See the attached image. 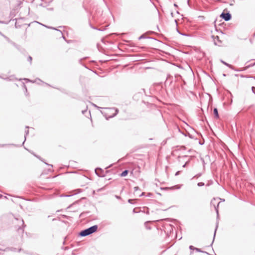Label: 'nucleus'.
<instances>
[{
  "instance_id": "7c9ffc66",
  "label": "nucleus",
  "mask_w": 255,
  "mask_h": 255,
  "mask_svg": "<svg viewBox=\"0 0 255 255\" xmlns=\"http://www.w3.org/2000/svg\"><path fill=\"white\" fill-rule=\"evenodd\" d=\"M23 80H25V81H29V82H32L31 80H29L28 79H27V78H24Z\"/></svg>"
},
{
  "instance_id": "b1692460",
  "label": "nucleus",
  "mask_w": 255,
  "mask_h": 255,
  "mask_svg": "<svg viewBox=\"0 0 255 255\" xmlns=\"http://www.w3.org/2000/svg\"><path fill=\"white\" fill-rule=\"evenodd\" d=\"M139 189V187H137V186H136V187H134V191L135 192L136 191H137Z\"/></svg>"
},
{
  "instance_id": "09e8293b",
  "label": "nucleus",
  "mask_w": 255,
  "mask_h": 255,
  "mask_svg": "<svg viewBox=\"0 0 255 255\" xmlns=\"http://www.w3.org/2000/svg\"><path fill=\"white\" fill-rule=\"evenodd\" d=\"M200 175H201V174H198V175H197V177H199V176H200Z\"/></svg>"
},
{
  "instance_id": "f704fd0d",
  "label": "nucleus",
  "mask_w": 255,
  "mask_h": 255,
  "mask_svg": "<svg viewBox=\"0 0 255 255\" xmlns=\"http://www.w3.org/2000/svg\"><path fill=\"white\" fill-rule=\"evenodd\" d=\"M23 87H24V89L25 90V92H27V88H26V86L24 84H23Z\"/></svg>"
},
{
  "instance_id": "412c9836",
  "label": "nucleus",
  "mask_w": 255,
  "mask_h": 255,
  "mask_svg": "<svg viewBox=\"0 0 255 255\" xmlns=\"http://www.w3.org/2000/svg\"><path fill=\"white\" fill-rule=\"evenodd\" d=\"M195 250L197 252H198L205 253H206V254H208L207 253H206V252H204V251H201L200 249H199V248H195Z\"/></svg>"
},
{
  "instance_id": "864d4df0",
  "label": "nucleus",
  "mask_w": 255,
  "mask_h": 255,
  "mask_svg": "<svg viewBox=\"0 0 255 255\" xmlns=\"http://www.w3.org/2000/svg\"><path fill=\"white\" fill-rule=\"evenodd\" d=\"M26 128H29V127H28V126H26Z\"/></svg>"
},
{
  "instance_id": "bf43d9fd",
  "label": "nucleus",
  "mask_w": 255,
  "mask_h": 255,
  "mask_svg": "<svg viewBox=\"0 0 255 255\" xmlns=\"http://www.w3.org/2000/svg\"><path fill=\"white\" fill-rule=\"evenodd\" d=\"M250 61H247V62L246 63L247 64L248 63H249Z\"/></svg>"
},
{
  "instance_id": "79ce46f5",
  "label": "nucleus",
  "mask_w": 255,
  "mask_h": 255,
  "mask_svg": "<svg viewBox=\"0 0 255 255\" xmlns=\"http://www.w3.org/2000/svg\"><path fill=\"white\" fill-rule=\"evenodd\" d=\"M21 251V249H19L18 250V252H20Z\"/></svg>"
},
{
  "instance_id": "aec40b11",
  "label": "nucleus",
  "mask_w": 255,
  "mask_h": 255,
  "mask_svg": "<svg viewBox=\"0 0 255 255\" xmlns=\"http://www.w3.org/2000/svg\"><path fill=\"white\" fill-rule=\"evenodd\" d=\"M150 38V37H145V35L144 34H142L141 36H140L138 38L139 39H143V38Z\"/></svg>"
},
{
  "instance_id": "e433bc0d",
  "label": "nucleus",
  "mask_w": 255,
  "mask_h": 255,
  "mask_svg": "<svg viewBox=\"0 0 255 255\" xmlns=\"http://www.w3.org/2000/svg\"><path fill=\"white\" fill-rule=\"evenodd\" d=\"M0 23H5V21H1V20H0Z\"/></svg>"
},
{
  "instance_id": "c03bdc74",
  "label": "nucleus",
  "mask_w": 255,
  "mask_h": 255,
  "mask_svg": "<svg viewBox=\"0 0 255 255\" xmlns=\"http://www.w3.org/2000/svg\"><path fill=\"white\" fill-rule=\"evenodd\" d=\"M71 196V195H65L64 196H65V197H70V196Z\"/></svg>"
},
{
  "instance_id": "2f4dec72",
  "label": "nucleus",
  "mask_w": 255,
  "mask_h": 255,
  "mask_svg": "<svg viewBox=\"0 0 255 255\" xmlns=\"http://www.w3.org/2000/svg\"><path fill=\"white\" fill-rule=\"evenodd\" d=\"M93 105L94 107H96L97 108H98V109L101 108L100 107H99L97 106V105H95V104H93Z\"/></svg>"
},
{
  "instance_id": "6ab92c4d",
  "label": "nucleus",
  "mask_w": 255,
  "mask_h": 255,
  "mask_svg": "<svg viewBox=\"0 0 255 255\" xmlns=\"http://www.w3.org/2000/svg\"><path fill=\"white\" fill-rule=\"evenodd\" d=\"M11 144H0V147H6V146H9Z\"/></svg>"
},
{
  "instance_id": "de8ad7c7",
  "label": "nucleus",
  "mask_w": 255,
  "mask_h": 255,
  "mask_svg": "<svg viewBox=\"0 0 255 255\" xmlns=\"http://www.w3.org/2000/svg\"><path fill=\"white\" fill-rule=\"evenodd\" d=\"M2 197V195L0 194V198H1Z\"/></svg>"
},
{
  "instance_id": "6e6d98bb",
  "label": "nucleus",
  "mask_w": 255,
  "mask_h": 255,
  "mask_svg": "<svg viewBox=\"0 0 255 255\" xmlns=\"http://www.w3.org/2000/svg\"><path fill=\"white\" fill-rule=\"evenodd\" d=\"M57 31H59V32H61V30H58V29H57Z\"/></svg>"
},
{
  "instance_id": "8fccbe9b",
  "label": "nucleus",
  "mask_w": 255,
  "mask_h": 255,
  "mask_svg": "<svg viewBox=\"0 0 255 255\" xmlns=\"http://www.w3.org/2000/svg\"><path fill=\"white\" fill-rule=\"evenodd\" d=\"M0 34L2 36V35H3V34L1 33V32L0 31Z\"/></svg>"
},
{
  "instance_id": "6e6552de",
  "label": "nucleus",
  "mask_w": 255,
  "mask_h": 255,
  "mask_svg": "<svg viewBox=\"0 0 255 255\" xmlns=\"http://www.w3.org/2000/svg\"><path fill=\"white\" fill-rule=\"evenodd\" d=\"M17 251V249L16 248H12V247H11V248H5L3 251L4 252H8V251H11V252H16Z\"/></svg>"
},
{
  "instance_id": "c756f323",
  "label": "nucleus",
  "mask_w": 255,
  "mask_h": 255,
  "mask_svg": "<svg viewBox=\"0 0 255 255\" xmlns=\"http://www.w3.org/2000/svg\"><path fill=\"white\" fill-rule=\"evenodd\" d=\"M180 171H178L176 172V173H175V176L178 175L180 174Z\"/></svg>"
},
{
  "instance_id": "bb28decb",
  "label": "nucleus",
  "mask_w": 255,
  "mask_h": 255,
  "mask_svg": "<svg viewBox=\"0 0 255 255\" xmlns=\"http://www.w3.org/2000/svg\"><path fill=\"white\" fill-rule=\"evenodd\" d=\"M252 90L253 92H254L255 94V87H252Z\"/></svg>"
},
{
  "instance_id": "a211bd4d",
  "label": "nucleus",
  "mask_w": 255,
  "mask_h": 255,
  "mask_svg": "<svg viewBox=\"0 0 255 255\" xmlns=\"http://www.w3.org/2000/svg\"><path fill=\"white\" fill-rule=\"evenodd\" d=\"M32 58L31 56H29L27 58V61L30 62V64H31L32 63Z\"/></svg>"
},
{
  "instance_id": "f3484780",
  "label": "nucleus",
  "mask_w": 255,
  "mask_h": 255,
  "mask_svg": "<svg viewBox=\"0 0 255 255\" xmlns=\"http://www.w3.org/2000/svg\"><path fill=\"white\" fill-rule=\"evenodd\" d=\"M31 153L34 155L35 156V157H36L37 158H38L39 160H40L41 161H43V159L41 158L40 156H38V155H36V154H35L33 152H31Z\"/></svg>"
},
{
  "instance_id": "393cba45",
  "label": "nucleus",
  "mask_w": 255,
  "mask_h": 255,
  "mask_svg": "<svg viewBox=\"0 0 255 255\" xmlns=\"http://www.w3.org/2000/svg\"><path fill=\"white\" fill-rule=\"evenodd\" d=\"M195 248H196L193 247V246H189V249L190 250H195Z\"/></svg>"
},
{
  "instance_id": "3c124183",
  "label": "nucleus",
  "mask_w": 255,
  "mask_h": 255,
  "mask_svg": "<svg viewBox=\"0 0 255 255\" xmlns=\"http://www.w3.org/2000/svg\"><path fill=\"white\" fill-rule=\"evenodd\" d=\"M211 204H213V201H211Z\"/></svg>"
},
{
  "instance_id": "dca6fc26",
  "label": "nucleus",
  "mask_w": 255,
  "mask_h": 255,
  "mask_svg": "<svg viewBox=\"0 0 255 255\" xmlns=\"http://www.w3.org/2000/svg\"><path fill=\"white\" fill-rule=\"evenodd\" d=\"M128 202L130 204H133L135 203V200L134 199H128Z\"/></svg>"
},
{
  "instance_id": "5701e85b",
  "label": "nucleus",
  "mask_w": 255,
  "mask_h": 255,
  "mask_svg": "<svg viewBox=\"0 0 255 255\" xmlns=\"http://www.w3.org/2000/svg\"><path fill=\"white\" fill-rule=\"evenodd\" d=\"M25 133L24 137H25V138H26V136L27 135H28V133H29V131H28V130H25Z\"/></svg>"
},
{
  "instance_id": "c85d7f7f",
  "label": "nucleus",
  "mask_w": 255,
  "mask_h": 255,
  "mask_svg": "<svg viewBox=\"0 0 255 255\" xmlns=\"http://www.w3.org/2000/svg\"><path fill=\"white\" fill-rule=\"evenodd\" d=\"M188 136H189V137L190 138H194L193 136L191 134H190V133H188Z\"/></svg>"
},
{
  "instance_id": "cd10ccee",
  "label": "nucleus",
  "mask_w": 255,
  "mask_h": 255,
  "mask_svg": "<svg viewBox=\"0 0 255 255\" xmlns=\"http://www.w3.org/2000/svg\"><path fill=\"white\" fill-rule=\"evenodd\" d=\"M87 112V110H83L82 111V113L83 114H84L85 113Z\"/></svg>"
},
{
  "instance_id": "20e7f679",
  "label": "nucleus",
  "mask_w": 255,
  "mask_h": 255,
  "mask_svg": "<svg viewBox=\"0 0 255 255\" xmlns=\"http://www.w3.org/2000/svg\"><path fill=\"white\" fill-rule=\"evenodd\" d=\"M95 173L99 177H104L105 176L104 170L100 168H96Z\"/></svg>"
},
{
  "instance_id": "1a4fd4ad",
  "label": "nucleus",
  "mask_w": 255,
  "mask_h": 255,
  "mask_svg": "<svg viewBox=\"0 0 255 255\" xmlns=\"http://www.w3.org/2000/svg\"><path fill=\"white\" fill-rule=\"evenodd\" d=\"M213 113H214L215 117L216 119H218L219 118V114H218V111L217 108H215L214 109Z\"/></svg>"
},
{
  "instance_id": "39448f33",
  "label": "nucleus",
  "mask_w": 255,
  "mask_h": 255,
  "mask_svg": "<svg viewBox=\"0 0 255 255\" xmlns=\"http://www.w3.org/2000/svg\"><path fill=\"white\" fill-rule=\"evenodd\" d=\"M108 109L110 112H115L112 115L109 116V118H111L115 117L116 115H117V114L118 113V112H119L118 109H116V108H109Z\"/></svg>"
},
{
  "instance_id": "a18cd8bd",
  "label": "nucleus",
  "mask_w": 255,
  "mask_h": 255,
  "mask_svg": "<svg viewBox=\"0 0 255 255\" xmlns=\"http://www.w3.org/2000/svg\"><path fill=\"white\" fill-rule=\"evenodd\" d=\"M63 217L64 218H67V216H66V215H63Z\"/></svg>"
},
{
  "instance_id": "4be33fe9",
  "label": "nucleus",
  "mask_w": 255,
  "mask_h": 255,
  "mask_svg": "<svg viewBox=\"0 0 255 255\" xmlns=\"http://www.w3.org/2000/svg\"><path fill=\"white\" fill-rule=\"evenodd\" d=\"M205 185L204 183L203 182H199L198 184H197V185L199 187H201V186H203L204 185Z\"/></svg>"
},
{
  "instance_id": "a19ab883",
  "label": "nucleus",
  "mask_w": 255,
  "mask_h": 255,
  "mask_svg": "<svg viewBox=\"0 0 255 255\" xmlns=\"http://www.w3.org/2000/svg\"><path fill=\"white\" fill-rule=\"evenodd\" d=\"M146 226V228L148 229H150V227H148V226Z\"/></svg>"
},
{
  "instance_id": "5fc2aeb1",
  "label": "nucleus",
  "mask_w": 255,
  "mask_h": 255,
  "mask_svg": "<svg viewBox=\"0 0 255 255\" xmlns=\"http://www.w3.org/2000/svg\"><path fill=\"white\" fill-rule=\"evenodd\" d=\"M57 31H59V32H61V30H58V29H57Z\"/></svg>"
},
{
  "instance_id": "0eeeda50",
  "label": "nucleus",
  "mask_w": 255,
  "mask_h": 255,
  "mask_svg": "<svg viewBox=\"0 0 255 255\" xmlns=\"http://www.w3.org/2000/svg\"><path fill=\"white\" fill-rule=\"evenodd\" d=\"M214 42L215 45H219L220 43H221V40L219 39V37L218 36H216L214 38Z\"/></svg>"
},
{
  "instance_id": "ddd939ff",
  "label": "nucleus",
  "mask_w": 255,
  "mask_h": 255,
  "mask_svg": "<svg viewBox=\"0 0 255 255\" xmlns=\"http://www.w3.org/2000/svg\"><path fill=\"white\" fill-rule=\"evenodd\" d=\"M128 170H125L124 171L122 172L121 174V176L122 177H125L128 175Z\"/></svg>"
},
{
  "instance_id": "72a5a7b5",
  "label": "nucleus",
  "mask_w": 255,
  "mask_h": 255,
  "mask_svg": "<svg viewBox=\"0 0 255 255\" xmlns=\"http://www.w3.org/2000/svg\"><path fill=\"white\" fill-rule=\"evenodd\" d=\"M74 204H75V203H73V204H71V205H69V206L67 207V208H68V209L70 208H71V207H72V206Z\"/></svg>"
},
{
  "instance_id": "9b49d317",
  "label": "nucleus",
  "mask_w": 255,
  "mask_h": 255,
  "mask_svg": "<svg viewBox=\"0 0 255 255\" xmlns=\"http://www.w3.org/2000/svg\"><path fill=\"white\" fill-rule=\"evenodd\" d=\"M221 62L223 63L224 65H225L226 66H228V67H229L230 68L232 69H233V67L232 65L227 63V62L224 61L223 60H220Z\"/></svg>"
},
{
  "instance_id": "58836bf2",
  "label": "nucleus",
  "mask_w": 255,
  "mask_h": 255,
  "mask_svg": "<svg viewBox=\"0 0 255 255\" xmlns=\"http://www.w3.org/2000/svg\"><path fill=\"white\" fill-rule=\"evenodd\" d=\"M187 163V162H186V163H185V164H184L183 165V167H185L186 166V165Z\"/></svg>"
},
{
  "instance_id": "7ed1b4c3",
  "label": "nucleus",
  "mask_w": 255,
  "mask_h": 255,
  "mask_svg": "<svg viewBox=\"0 0 255 255\" xmlns=\"http://www.w3.org/2000/svg\"><path fill=\"white\" fill-rule=\"evenodd\" d=\"M221 17L224 19L225 21H229L232 18V15L229 12H222L220 15Z\"/></svg>"
},
{
  "instance_id": "37998d69",
  "label": "nucleus",
  "mask_w": 255,
  "mask_h": 255,
  "mask_svg": "<svg viewBox=\"0 0 255 255\" xmlns=\"http://www.w3.org/2000/svg\"><path fill=\"white\" fill-rule=\"evenodd\" d=\"M50 28H51V29L57 30L55 28H54V27H50Z\"/></svg>"
},
{
  "instance_id": "f8f14e48",
  "label": "nucleus",
  "mask_w": 255,
  "mask_h": 255,
  "mask_svg": "<svg viewBox=\"0 0 255 255\" xmlns=\"http://www.w3.org/2000/svg\"><path fill=\"white\" fill-rule=\"evenodd\" d=\"M3 79L5 80L6 81H13L16 80V79L13 76H10L9 77L3 78Z\"/></svg>"
},
{
  "instance_id": "13d9d810",
  "label": "nucleus",
  "mask_w": 255,
  "mask_h": 255,
  "mask_svg": "<svg viewBox=\"0 0 255 255\" xmlns=\"http://www.w3.org/2000/svg\"><path fill=\"white\" fill-rule=\"evenodd\" d=\"M253 36L255 37V33L254 34Z\"/></svg>"
},
{
  "instance_id": "603ef678",
  "label": "nucleus",
  "mask_w": 255,
  "mask_h": 255,
  "mask_svg": "<svg viewBox=\"0 0 255 255\" xmlns=\"http://www.w3.org/2000/svg\"><path fill=\"white\" fill-rule=\"evenodd\" d=\"M174 5L175 6H177V4H175V3Z\"/></svg>"
},
{
  "instance_id": "c9c22d12",
  "label": "nucleus",
  "mask_w": 255,
  "mask_h": 255,
  "mask_svg": "<svg viewBox=\"0 0 255 255\" xmlns=\"http://www.w3.org/2000/svg\"><path fill=\"white\" fill-rule=\"evenodd\" d=\"M45 164H46V165H48V166H50L51 167H53V165H51V164H48V163H46V162H45Z\"/></svg>"
},
{
  "instance_id": "49530a36",
  "label": "nucleus",
  "mask_w": 255,
  "mask_h": 255,
  "mask_svg": "<svg viewBox=\"0 0 255 255\" xmlns=\"http://www.w3.org/2000/svg\"><path fill=\"white\" fill-rule=\"evenodd\" d=\"M148 222H145V225L146 226V224H148Z\"/></svg>"
},
{
  "instance_id": "473e14b6",
  "label": "nucleus",
  "mask_w": 255,
  "mask_h": 255,
  "mask_svg": "<svg viewBox=\"0 0 255 255\" xmlns=\"http://www.w3.org/2000/svg\"><path fill=\"white\" fill-rule=\"evenodd\" d=\"M115 197H116L117 199H121V197H120V196H118V195H116V196H115Z\"/></svg>"
},
{
  "instance_id": "9d476101",
  "label": "nucleus",
  "mask_w": 255,
  "mask_h": 255,
  "mask_svg": "<svg viewBox=\"0 0 255 255\" xmlns=\"http://www.w3.org/2000/svg\"><path fill=\"white\" fill-rule=\"evenodd\" d=\"M220 204V202H219L217 204V205H214V208L216 210V213H217V218H219V211H218V207H219V205Z\"/></svg>"
},
{
  "instance_id": "f03ea898",
  "label": "nucleus",
  "mask_w": 255,
  "mask_h": 255,
  "mask_svg": "<svg viewBox=\"0 0 255 255\" xmlns=\"http://www.w3.org/2000/svg\"><path fill=\"white\" fill-rule=\"evenodd\" d=\"M15 219L17 221H19V225H18V227H17V231H20L21 230L22 233L24 232V228L26 226V225L24 224V221L22 218H15Z\"/></svg>"
},
{
  "instance_id": "052dcab7",
  "label": "nucleus",
  "mask_w": 255,
  "mask_h": 255,
  "mask_svg": "<svg viewBox=\"0 0 255 255\" xmlns=\"http://www.w3.org/2000/svg\"><path fill=\"white\" fill-rule=\"evenodd\" d=\"M0 250H1V249H0Z\"/></svg>"
},
{
  "instance_id": "4468645a",
  "label": "nucleus",
  "mask_w": 255,
  "mask_h": 255,
  "mask_svg": "<svg viewBox=\"0 0 255 255\" xmlns=\"http://www.w3.org/2000/svg\"><path fill=\"white\" fill-rule=\"evenodd\" d=\"M218 224H219V223H218V222H217V223H216V229H215V232H214V234L213 240V241H212V244H213V242H214V239H215V235H216V231H217V228H218Z\"/></svg>"
},
{
  "instance_id": "423d86ee",
  "label": "nucleus",
  "mask_w": 255,
  "mask_h": 255,
  "mask_svg": "<svg viewBox=\"0 0 255 255\" xmlns=\"http://www.w3.org/2000/svg\"><path fill=\"white\" fill-rule=\"evenodd\" d=\"M255 65V62L254 63H250V64L247 65L245 67H244L243 69H241V70H238V71H245V70H246L247 69H248L250 67H253Z\"/></svg>"
},
{
  "instance_id": "f257e3e1",
  "label": "nucleus",
  "mask_w": 255,
  "mask_h": 255,
  "mask_svg": "<svg viewBox=\"0 0 255 255\" xmlns=\"http://www.w3.org/2000/svg\"><path fill=\"white\" fill-rule=\"evenodd\" d=\"M98 226L94 225L86 229L81 231L79 233V235L81 237H86L96 232Z\"/></svg>"
},
{
  "instance_id": "ea45409f",
  "label": "nucleus",
  "mask_w": 255,
  "mask_h": 255,
  "mask_svg": "<svg viewBox=\"0 0 255 255\" xmlns=\"http://www.w3.org/2000/svg\"><path fill=\"white\" fill-rule=\"evenodd\" d=\"M179 33H180V34H181V35H183L187 36V35L185 34V33L182 34V33H180V32H179Z\"/></svg>"
},
{
  "instance_id": "4d7b16f0",
  "label": "nucleus",
  "mask_w": 255,
  "mask_h": 255,
  "mask_svg": "<svg viewBox=\"0 0 255 255\" xmlns=\"http://www.w3.org/2000/svg\"><path fill=\"white\" fill-rule=\"evenodd\" d=\"M57 31H59V32H61V30H58V29H57Z\"/></svg>"
},
{
  "instance_id": "4c0bfd02",
  "label": "nucleus",
  "mask_w": 255,
  "mask_h": 255,
  "mask_svg": "<svg viewBox=\"0 0 255 255\" xmlns=\"http://www.w3.org/2000/svg\"><path fill=\"white\" fill-rule=\"evenodd\" d=\"M144 194V192H142L140 195L139 196L141 197L142 196H143V195Z\"/></svg>"
},
{
  "instance_id": "2eb2a0df",
  "label": "nucleus",
  "mask_w": 255,
  "mask_h": 255,
  "mask_svg": "<svg viewBox=\"0 0 255 255\" xmlns=\"http://www.w3.org/2000/svg\"><path fill=\"white\" fill-rule=\"evenodd\" d=\"M2 36L6 39V40L9 42V43H10V42H11V40L8 37H7L6 36L4 35H2Z\"/></svg>"
},
{
  "instance_id": "a878e982",
  "label": "nucleus",
  "mask_w": 255,
  "mask_h": 255,
  "mask_svg": "<svg viewBox=\"0 0 255 255\" xmlns=\"http://www.w3.org/2000/svg\"><path fill=\"white\" fill-rule=\"evenodd\" d=\"M10 44H11L12 45H13L14 46L16 47V44L15 43H14V42L12 41L10 42Z\"/></svg>"
}]
</instances>
